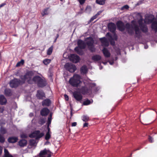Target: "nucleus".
<instances>
[{"instance_id": "16", "label": "nucleus", "mask_w": 157, "mask_h": 157, "mask_svg": "<svg viewBox=\"0 0 157 157\" xmlns=\"http://www.w3.org/2000/svg\"><path fill=\"white\" fill-rule=\"evenodd\" d=\"M77 45L78 47L82 49H85L86 47V43L81 39H79L77 41Z\"/></svg>"}, {"instance_id": "25", "label": "nucleus", "mask_w": 157, "mask_h": 157, "mask_svg": "<svg viewBox=\"0 0 157 157\" xmlns=\"http://www.w3.org/2000/svg\"><path fill=\"white\" fill-rule=\"evenodd\" d=\"M82 49L78 47H76L75 48V51L77 53L80 55H82L84 54V52L82 50Z\"/></svg>"}, {"instance_id": "29", "label": "nucleus", "mask_w": 157, "mask_h": 157, "mask_svg": "<svg viewBox=\"0 0 157 157\" xmlns=\"http://www.w3.org/2000/svg\"><path fill=\"white\" fill-rule=\"evenodd\" d=\"M151 28L153 29L156 32L157 30V21H154L151 24Z\"/></svg>"}, {"instance_id": "28", "label": "nucleus", "mask_w": 157, "mask_h": 157, "mask_svg": "<svg viewBox=\"0 0 157 157\" xmlns=\"http://www.w3.org/2000/svg\"><path fill=\"white\" fill-rule=\"evenodd\" d=\"M4 94L6 96L9 97L12 95V93L10 89H6L5 90Z\"/></svg>"}, {"instance_id": "1", "label": "nucleus", "mask_w": 157, "mask_h": 157, "mask_svg": "<svg viewBox=\"0 0 157 157\" xmlns=\"http://www.w3.org/2000/svg\"><path fill=\"white\" fill-rule=\"evenodd\" d=\"M81 76L78 74L74 75L69 80V83L74 87H78L82 83Z\"/></svg>"}, {"instance_id": "17", "label": "nucleus", "mask_w": 157, "mask_h": 157, "mask_svg": "<svg viewBox=\"0 0 157 157\" xmlns=\"http://www.w3.org/2000/svg\"><path fill=\"white\" fill-rule=\"evenodd\" d=\"M70 59L71 61L75 63H77L80 60L79 56L75 54L72 55L71 56Z\"/></svg>"}, {"instance_id": "62", "label": "nucleus", "mask_w": 157, "mask_h": 157, "mask_svg": "<svg viewBox=\"0 0 157 157\" xmlns=\"http://www.w3.org/2000/svg\"><path fill=\"white\" fill-rule=\"evenodd\" d=\"M2 147L0 146V155L2 153Z\"/></svg>"}, {"instance_id": "46", "label": "nucleus", "mask_w": 157, "mask_h": 157, "mask_svg": "<svg viewBox=\"0 0 157 157\" xmlns=\"http://www.w3.org/2000/svg\"><path fill=\"white\" fill-rule=\"evenodd\" d=\"M113 33V38L112 37V38H110L111 39H113V40H117V36L115 32L114 33Z\"/></svg>"}, {"instance_id": "24", "label": "nucleus", "mask_w": 157, "mask_h": 157, "mask_svg": "<svg viewBox=\"0 0 157 157\" xmlns=\"http://www.w3.org/2000/svg\"><path fill=\"white\" fill-rule=\"evenodd\" d=\"M7 100L6 98L3 95H0V104L1 105H3L6 103Z\"/></svg>"}, {"instance_id": "9", "label": "nucleus", "mask_w": 157, "mask_h": 157, "mask_svg": "<svg viewBox=\"0 0 157 157\" xmlns=\"http://www.w3.org/2000/svg\"><path fill=\"white\" fill-rule=\"evenodd\" d=\"M133 29L135 31V37L138 39H140L142 37V35H141V32L139 26L137 25H135Z\"/></svg>"}, {"instance_id": "63", "label": "nucleus", "mask_w": 157, "mask_h": 157, "mask_svg": "<svg viewBox=\"0 0 157 157\" xmlns=\"http://www.w3.org/2000/svg\"><path fill=\"white\" fill-rule=\"evenodd\" d=\"M101 11H99V12H98V13L96 14V15H97V16H98L101 13Z\"/></svg>"}, {"instance_id": "34", "label": "nucleus", "mask_w": 157, "mask_h": 157, "mask_svg": "<svg viewBox=\"0 0 157 157\" xmlns=\"http://www.w3.org/2000/svg\"><path fill=\"white\" fill-rule=\"evenodd\" d=\"M25 63L24 60L22 59L20 61L18 62L16 65V67H18L20 66L21 65H23Z\"/></svg>"}, {"instance_id": "18", "label": "nucleus", "mask_w": 157, "mask_h": 157, "mask_svg": "<svg viewBox=\"0 0 157 157\" xmlns=\"http://www.w3.org/2000/svg\"><path fill=\"white\" fill-rule=\"evenodd\" d=\"M45 93L42 90H38L36 96L39 99H43L45 97Z\"/></svg>"}, {"instance_id": "64", "label": "nucleus", "mask_w": 157, "mask_h": 157, "mask_svg": "<svg viewBox=\"0 0 157 157\" xmlns=\"http://www.w3.org/2000/svg\"><path fill=\"white\" fill-rule=\"evenodd\" d=\"M107 35L109 36L110 38H112V36L110 34L108 33H107Z\"/></svg>"}, {"instance_id": "8", "label": "nucleus", "mask_w": 157, "mask_h": 157, "mask_svg": "<svg viewBox=\"0 0 157 157\" xmlns=\"http://www.w3.org/2000/svg\"><path fill=\"white\" fill-rule=\"evenodd\" d=\"M21 82L22 81L19 79L14 78L10 81V85L11 88H16L20 84Z\"/></svg>"}, {"instance_id": "61", "label": "nucleus", "mask_w": 157, "mask_h": 157, "mask_svg": "<svg viewBox=\"0 0 157 157\" xmlns=\"http://www.w3.org/2000/svg\"><path fill=\"white\" fill-rule=\"evenodd\" d=\"M88 123H85L84 124H83V127H88Z\"/></svg>"}, {"instance_id": "50", "label": "nucleus", "mask_w": 157, "mask_h": 157, "mask_svg": "<svg viewBox=\"0 0 157 157\" xmlns=\"http://www.w3.org/2000/svg\"><path fill=\"white\" fill-rule=\"evenodd\" d=\"M96 84L95 83H92L90 85V87L91 88H94L96 86Z\"/></svg>"}, {"instance_id": "35", "label": "nucleus", "mask_w": 157, "mask_h": 157, "mask_svg": "<svg viewBox=\"0 0 157 157\" xmlns=\"http://www.w3.org/2000/svg\"><path fill=\"white\" fill-rule=\"evenodd\" d=\"M51 62V60L49 59H45L43 61V63L45 65H48Z\"/></svg>"}, {"instance_id": "13", "label": "nucleus", "mask_w": 157, "mask_h": 157, "mask_svg": "<svg viewBox=\"0 0 157 157\" xmlns=\"http://www.w3.org/2000/svg\"><path fill=\"white\" fill-rule=\"evenodd\" d=\"M85 40L86 41V45H87L88 47L92 46L94 44V40L91 37L86 38Z\"/></svg>"}, {"instance_id": "20", "label": "nucleus", "mask_w": 157, "mask_h": 157, "mask_svg": "<svg viewBox=\"0 0 157 157\" xmlns=\"http://www.w3.org/2000/svg\"><path fill=\"white\" fill-rule=\"evenodd\" d=\"M102 52L105 57L109 58L110 57V53L107 48H104L102 49Z\"/></svg>"}, {"instance_id": "42", "label": "nucleus", "mask_w": 157, "mask_h": 157, "mask_svg": "<svg viewBox=\"0 0 157 157\" xmlns=\"http://www.w3.org/2000/svg\"><path fill=\"white\" fill-rule=\"evenodd\" d=\"M128 33L130 36H132L134 34V31L132 28H130L127 30Z\"/></svg>"}, {"instance_id": "19", "label": "nucleus", "mask_w": 157, "mask_h": 157, "mask_svg": "<svg viewBox=\"0 0 157 157\" xmlns=\"http://www.w3.org/2000/svg\"><path fill=\"white\" fill-rule=\"evenodd\" d=\"M100 40L101 43L102 45L103 46L107 47L109 45V43L107 40V39L105 37H103L100 38Z\"/></svg>"}, {"instance_id": "6", "label": "nucleus", "mask_w": 157, "mask_h": 157, "mask_svg": "<svg viewBox=\"0 0 157 157\" xmlns=\"http://www.w3.org/2000/svg\"><path fill=\"white\" fill-rule=\"evenodd\" d=\"M73 97L75 99L76 102L81 103L83 97L80 93L77 91L74 92L73 93Z\"/></svg>"}, {"instance_id": "2", "label": "nucleus", "mask_w": 157, "mask_h": 157, "mask_svg": "<svg viewBox=\"0 0 157 157\" xmlns=\"http://www.w3.org/2000/svg\"><path fill=\"white\" fill-rule=\"evenodd\" d=\"M34 75L33 71H27L25 74L24 75H21L20 78L22 80L23 83H24L26 80L28 79L27 82L29 84H31L30 82L32 77Z\"/></svg>"}, {"instance_id": "39", "label": "nucleus", "mask_w": 157, "mask_h": 157, "mask_svg": "<svg viewBox=\"0 0 157 157\" xmlns=\"http://www.w3.org/2000/svg\"><path fill=\"white\" fill-rule=\"evenodd\" d=\"M91 103V102L90 100L88 99H87L86 100L83 102V104L84 105H87L90 104Z\"/></svg>"}, {"instance_id": "33", "label": "nucleus", "mask_w": 157, "mask_h": 157, "mask_svg": "<svg viewBox=\"0 0 157 157\" xmlns=\"http://www.w3.org/2000/svg\"><path fill=\"white\" fill-rule=\"evenodd\" d=\"M105 0H96V2L98 4L102 5L105 3Z\"/></svg>"}, {"instance_id": "31", "label": "nucleus", "mask_w": 157, "mask_h": 157, "mask_svg": "<svg viewBox=\"0 0 157 157\" xmlns=\"http://www.w3.org/2000/svg\"><path fill=\"white\" fill-rule=\"evenodd\" d=\"M4 151V155L3 157H13L12 155L10 154L8 150L7 149H5Z\"/></svg>"}, {"instance_id": "60", "label": "nucleus", "mask_w": 157, "mask_h": 157, "mask_svg": "<svg viewBox=\"0 0 157 157\" xmlns=\"http://www.w3.org/2000/svg\"><path fill=\"white\" fill-rule=\"evenodd\" d=\"M47 129H48V131H47V132H48V133H50V128L49 127V125L47 126Z\"/></svg>"}, {"instance_id": "57", "label": "nucleus", "mask_w": 157, "mask_h": 157, "mask_svg": "<svg viewBox=\"0 0 157 157\" xmlns=\"http://www.w3.org/2000/svg\"><path fill=\"white\" fill-rule=\"evenodd\" d=\"M77 125V123L76 122H74L72 123L71 126L72 127L75 126Z\"/></svg>"}, {"instance_id": "22", "label": "nucleus", "mask_w": 157, "mask_h": 157, "mask_svg": "<svg viewBox=\"0 0 157 157\" xmlns=\"http://www.w3.org/2000/svg\"><path fill=\"white\" fill-rule=\"evenodd\" d=\"M18 140L17 137H10L8 139V141L9 143H14L17 142Z\"/></svg>"}, {"instance_id": "45", "label": "nucleus", "mask_w": 157, "mask_h": 157, "mask_svg": "<svg viewBox=\"0 0 157 157\" xmlns=\"http://www.w3.org/2000/svg\"><path fill=\"white\" fill-rule=\"evenodd\" d=\"M89 119V117H88L87 116L84 115L82 117V120L84 121H85V122L87 121H88Z\"/></svg>"}, {"instance_id": "26", "label": "nucleus", "mask_w": 157, "mask_h": 157, "mask_svg": "<svg viewBox=\"0 0 157 157\" xmlns=\"http://www.w3.org/2000/svg\"><path fill=\"white\" fill-rule=\"evenodd\" d=\"M101 57L100 56L98 55H96L93 56L92 57V59L93 60L97 61L100 60Z\"/></svg>"}, {"instance_id": "48", "label": "nucleus", "mask_w": 157, "mask_h": 157, "mask_svg": "<svg viewBox=\"0 0 157 157\" xmlns=\"http://www.w3.org/2000/svg\"><path fill=\"white\" fill-rule=\"evenodd\" d=\"M98 16L97 15L95 14L94 16H93L91 17L90 20V22L92 21L94 19H95L98 17Z\"/></svg>"}, {"instance_id": "53", "label": "nucleus", "mask_w": 157, "mask_h": 157, "mask_svg": "<svg viewBox=\"0 0 157 157\" xmlns=\"http://www.w3.org/2000/svg\"><path fill=\"white\" fill-rule=\"evenodd\" d=\"M21 137L22 138H27V136L25 134H22L21 135Z\"/></svg>"}, {"instance_id": "55", "label": "nucleus", "mask_w": 157, "mask_h": 157, "mask_svg": "<svg viewBox=\"0 0 157 157\" xmlns=\"http://www.w3.org/2000/svg\"><path fill=\"white\" fill-rule=\"evenodd\" d=\"M91 7L90 6H87L86 7V10H89L90 11L91 10Z\"/></svg>"}, {"instance_id": "59", "label": "nucleus", "mask_w": 157, "mask_h": 157, "mask_svg": "<svg viewBox=\"0 0 157 157\" xmlns=\"http://www.w3.org/2000/svg\"><path fill=\"white\" fill-rule=\"evenodd\" d=\"M122 8L127 9H128L129 6L127 5H125L124 6H123V7H122Z\"/></svg>"}, {"instance_id": "23", "label": "nucleus", "mask_w": 157, "mask_h": 157, "mask_svg": "<svg viewBox=\"0 0 157 157\" xmlns=\"http://www.w3.org/2000/svg\"><path fill=\"white\" fill-rule=\"evenodd\" d=\"M27 143V140L25 139H22L20 140L18 142V144L19 146L21 147H23L25 146Z\"/></svg>"}, {"instance_id": "40", "label": "nucleus", "mask_w": 157, "mask_h": 157, "mask_svg": "<svg viewBox=\"0 0 157 157\" xmlns=\"http://www.w3.org/2000/svg\"><path fill=\"white\" fill-rule=\"evenodd\" d=\"M36 143V141L32 139L29 141V144L30 146H33L35 145Z\"/></svg>"}, {"instance_id": "37", "label": "nucleus", "mask_w": 157, "mask_h": 157, "mask_svg": "<svg viewBox=\"0 0 157 157\" xmlns=\"http://www.w3.org/2000/svg\"><path fill=\"white\" fill-rule=\"evenodd\" d=\"M5 139L4 136L0 133V143H3L5 142Z\"/></svg>"}, {"instance_id": "54", "label": "nucleus", "mask_w": 157, "mask_h": 157, "mask_svg": "<svg viewBox=\"0 0 157 157\" xmlns=\"http://www.w3.org/2000/svg\"><path fill=\"white\" fill-rule=\"evenodd\" d=\"M64 96L65 100L66 101H68L69 100V97L67 95L65 94Z\"/></svg>"}, {"instance_id": "21", "label": "nucleus", "mask_w": 157, "mask_h": 157, "mask_svg": "<svg viewBox=\"0 0 157 157\" xmlns=\"http://www.w3.org/2000/svg\"><path fill=\"white\" fill-rule=\"evenodd\" d=\"M42 103L43 106H49L51 104V101L49 99H46L43 101Z\"/></svg>"}, {"instance_id": "30", "label": "nucleus", "mask_w": 157, "mask_h": 157, "mask_svg": "<svg viewBox=\"0 0 157 157\" xmlns=\"http://www.w3.org/2000/svg\"><path fill=\"white\" fill-rule=\"evenodd\" d=\"M0 132L1 134L3 135L7 133V131L5 128L1 126L0 128Z\"/></svg>"}, {"instance_id": "43", "label": "nucleus", "mask_w": 157, "mask_h": 157, "mask_svg": "<svg viewBox=\"0 0 157 157\" xmlns=\"http://www.w3.org/2000/svg\"><path fill=\"white\" fill-rule=\"evenodd\" d=\"M51 137V135L50 133L47 132L45 136V139L47 140H48Z\"/></svg>"}, {"instance_id": "49", "label": "nucleus", "mask_w": 157, "mask_h": 157, "mask_svg": "<svg viewBox=\"0 0 157 157\" xmlns=\"http://www.w3.org/2000/svg\"><path fill=\"white\" fill-rule=\"evenodd\" d=\"M110 44L112 45H114L115 44V42L114 41L113 39H111L110 40Z\"/></svg>"}, {"instance_id": "5", "label": "nucleus", "mask_w": 157, "mask_h": 157, "mask_svg": "<svg viewBox=\"0 0 157 157\" xmlns=\"http://www.w3.org/2000/svg\"><path fill=\"white\" fill-rule=\"evenodd\" d=\"M40 131L39 130H36L34 131L32 133L29 135V137L31 138H36V139L37 140L43 137L44 134L43 133H40Z\"/></svg>"}, {"instance_id": "52", "label": "nucleus", "mask_w": 157, "mask_h": 157, "mask_svg": "<svg viewBox=\"0 0 157 157\" xmlns=\"http://www.w3.org/2000/svg\"><path fill=\"white\" fill-rule=\"evenodd\" d=\"M81 5H83L86 0H78Z\"/></svg>"}, {"instance_id": "41", "label": "nucleus", "mask_w": 157, "mask_h": 157, "mask_svg": "<svg viewBox=\"0 0 157 157\" xmlns=\"http://www.w3.org/2000/svg\"><path fill=\"white\" fill-rule=\"evenodd\" d=\"M154 18L153 17L152 18L150 19L149 18H147L146 19V21H147V23H152L154 21Z\"/></svg>"}, {"instance_id": "38", "label": "nucleus", "mask_w": 157, "mask_h": 157, "mask_svg": "<svg viewBox=\"0 0 157 157\" xmlns=\"http://www.w3.org/2000/svg\"><path fill=\"white\" fill-rule=\"evenodd\" d=\"M52 119V114L51 113L49 115L48 120L47 124L48 125H49L50 124H51V121Z\"/></svg>"}, {"instance_id": "44", "label": "nucleus", "mask_w": 157, "mask_h": 157, "mask_svg": "<svg viewBox=\"0 0 157 157\" xmlns=\"http://www.w3.org/2000/svg\"><path fill=\"white\" fill-rule=\"evenodd\" d=\"M48 9H49L48 8H46V9H45L44 10L43 12L42 13H41L42 16H44L45 15L48 14V13L47 11L48 10Z\"/></svg>"}, {"instance_id": "27", "label": "nucleus", "mask_w": 157, "mask_h": 157, "mask_svg": "<svg viewBox=\"0 0 157 157\" xmlns=\"http://www.w3.org/2000/svg\"><path fill=\"white\" fill-rule=\"evenodd\" d=\"M88 71V69L86 65L82 66L80 68V72L81 73L86 74Z\"/></svg>"}, {"instance_id": "11", "label": "nucleus", "mask_w": 157, "mask_h": 157, "mask_svg": "<svg viewBox=\"0 0 157 157\" xmlns=\"http://www.w3.org/2000/svg\"><path fill=\"white\" fill-rule=\"evenodd\" d=\"M116 25L118 29L121 32L123 31L125 29V25L124 23L121 21H119L117 22Z\"/></svg>"}, {"instance_id": "4", "label": "nucleus", "mask_w": 157, "mask_h": 157, "mask_svg": "<svg viewBox=\"0 0 157 157\" xmlns=\"http://www.w3.org/2000/svg\"><path fill=\"white\" fill-rule=\"evenodd\" d=\"M64 67L66 70L71 73L74 72L77 69L75 65L71 63H66L64 65Z\"/></svg>"}, {"instance_id": "15", "label": "nucleus", "mask_w": 157, "mask_h": 157, "mask_svg": "<svg viewBox=\"0 0 157 157\" xmlns=\"http://www.w3.org/2000/svg\"><path fill=\"white\" fill-rule=\"evenodd\" d=\"M50 112L49 109L46 107L44 108L40 111V114L43 117H46L48 115Z\"/></svg>"}, {"instance_id": "32", "label": "nucleus", "mask_w": 157, "mask_h": 157, "mask_svg": "<svg viewBox=\"0 0 157 157\" xmlns=\"http://www.w3.org/2000/svg\"><path fill=\"white\" fill-rule=\"evenodd\" d=\"M53 48V46L52 45L48 50L47 51V54L48 55H50L52 54Z\"/></svg>"}, {"instance_id": "14", "label": "nucleus", "mask_w": 157, "mask_h": 157, "mask_svg": "<svg viewBox=\"0 0 157 157\" xmlns=\"http://www.w3.org/2000/svg\"><path fill=\"white\" fill-rule=\"evenodd\" d=\"M108 28L110 31L112 33H113L115 32L116 27L114 23L110 22L108 25Z\"/></svg>"}, {"instance_id": "58", "label": "nucleus", "mask_w": 157, "mask_h": 157, "mask_svg": "<svg viewBox=\"0 0 157 157\" xmlns=\"http://www.w3.org/2000/svg\"><path fill=\"white\" fill-rule=\"evenodd\" d=\"M6 3L4 2V3H2V4H1V5H0V9L1 7L5 6V5H6Z\"/></svg>"}, {"instance_id": "3", "label": "nucleus", "mask_w": 157, "mask_h": 157, "mask_svg": "<svg viewBox=\"0 0 157 157\" xmlns=\"http://www.w3.org/2000/svg\"><path fill=\"white\" fill-rule=\"evenodd\" d=\"M32 80L37 84V85L39 87L43 88L47 85L46 82L45 80L38 75L34 76Z\"/></svg>"}, {"instance_id": "10", "label": "nucleus", "mask_w": 157, "mask_h": 157, "mask_svg": "<svg viewBox=\"0 0 157 157\" xmlns=\"http://www.w3.org/2000/svg\"><path fill=\"white\" fill-rule=\"evenodd\" d=\"M81 93L83 95L89 94H90L92 93V89L90 88H88L85 86H83L81 87L79 90Z\"/></svg>"}, {"instance_id": "12", "label": "nucleus", "mask_w": 157, "mask_h": 157, "mask_svg": "<svg viewBox=\"0 0 157 157\" xmlns=\"http://www.w3.org/2000/svg\"><path fill=\"white\" fill-rule=\"evenodd\" d=\"M139 25L141 30L144 33H146L148 32V29L147 26L144 25L142 21H139Z\"/></svg>"}, {"instance_id": "47", "label": "nucleus", "mask_w": 157, "mask_h": 157, "mask_svg": "<svg viewBox=\"0 0 157 157\" xmlns=\"http://www.w3.org/2000/svg\"><path fill=\"white\" fill-rule=\"evenodd\" d=\"M125 27L128 30L131 28V26L129 23H127L125 25Z\"/></svg>"}, {"instance_id": "51", "label": "nucleus", "mask_w": 157, "mask_h": 157, "mask_svg": "<svg viewBox=\"0 0 157 157\" xmlns=\"http://www.w3.org/2000/svg\"><path fill=\"white\" fill-rule=\"evenodd\" d=\"M148 141L151 143H152L153 142V138L150 136H149L148 137Z\"/></svg>"}, {"instance_id": "56", "label": "nucleus", "mask_w": 157, "mask_h": 157, "mask_svg": "<svg viewBox=\"0 0 157 157\" xmlns=\"http://www.w3.org/2000/svg\"><path fill=\"white\" fill-rule=\"evenodd\" d=\"M142 148V147L141 146H140L138 148L135 149L133 150V151L134 152V151H136L137 150H140V149H141Z\"/></svg>"}, {"instance_id": "7", "label": "nucleus", "mask_w": 157, "mask_h": 157, "mask_svg": "<svg viewBox=\"0 0 157 157\" xmlns=\"http://www.w3.org/2000/svg\"><path fill=\"white\" fill-rule=\"evenodd\" d=\"M51 152L46 149L41 151L39 154V157H51Z\"/></svg>"}, {"instance_id": "36", "label": "nucleus", "mask_w": 157, "mask_h": 157, "mask_svg": "<svg viewBox=\"0 0 157 157\" xmlns=\"http://www.w3.org/2000/svg\"><path fill=\"white\" fill-rule=\"evenodd\" d=\"M89 50L91 52H94L95 51V48H94V45L88 47Z\"/></svg>"}]
</instances>
